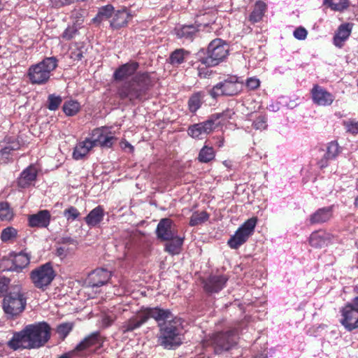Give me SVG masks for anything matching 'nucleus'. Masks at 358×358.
<instances>
[{
  "label": "nucleus",
  "instance_id": "obj_11",
  "mask_svg": "<svg viewBox=\"0 0 358 358\" xmlns=\"http://www.w3.org/2000/svg\"><path fill=\"white\" fill-rule=\"evenodd\" d=\"M224 116L223 113L212 114L207 120L190 125L187 134L193 138H200L202 134L208 135L213 132L220 124L218 120Z\"/></svg>",
  "mask_w": 358,
  "mask_h": 358
},
{
  "label": "nucleus",
  "instance_id": "obj_48",
  "mask_svg": "<svg viewBox=\"0 0 358 358\" xmlns=\"http://www.w3.org/2000/svg\"><path fill=\"white\" fill-rule=\"evenodd\" d=\"M78 33V29L74 26H69L62 34L61 37L65 41L71 40Z\"/></svg>",
  "mask_w": 358,
  "mask_h": 358
},
{
  "label": "nucleus",
  "instance_id": "obj_30",
  "mask_svg": "<svg viewBox=\"0 0 358 358\" xmlns=\"http://www.w3.org/2000/svg\"><path fill=\"white\" fill-rule=\"evenodd\" d=\"M94 147H95L94 141H92L90 138L79 142L74 148L73 158L76 160L83 159Z\"/></svg>",
  "mask_w": 358,
  "mask_h": 358
},
{
  "label": "nucleus",
  "instance_id": "obj_61",
  "mask_svg": "<svg viewBox=\"0 0 358 358\" xmlns=\"http://www.w3.org/2000/svg\"><path fill=\"white\" fill-rule=\"evenodd\" d=\"M198 69H199V73H198V74H199V76L200 77H201L202 73L200 71V67H199V66H198Z\"/></svg>",
  "mask_w": 358,
  "mask_h": 358
},
{
  "label": "nucleus",
  "instance_id": "obj_56",
  "mask_svg": "<svg viewBox=\"0 0 358 358\" xmlns=\"http://www.w3.org/2000/svg\"><path fill=\"white\" fill-rule=\"evenodd\" d=\"M62 243H68V244H73L75 243V241L71 238V237H64L62 238L61 240Z\"/></svg>",
  "mask_w": 358,
  "mask_h": 358
},
{
  "label": "nucleus",
  "instance_id": "obj_16",
  "mask_svg": "<svg viewBox=\"0 0 358 358\" xmlns=\"http://www.w3.org/2000/svg\"><path fill=\"white\" fill-rule=\"evenodd\" d=\"M92 141H94L95 146L100 145L103 148H111L117 141L110 131L104 128H97L92 131Z\"/></svg>",
  "mask_w": 358,
  "mask_h": 358
},
{
  "label": "nucleus",
  "instance_id": "obj_57",
  "mask_svg": "<svg viewBox=\"0 0 358 358\" xmlns=\"http://www.w3.org/2000/svg\"><path fill=\"white\" fill-rule=\"evenodd\" d=\"M355 291L356 292V293L357 294V296H356L353 301H352V304L355 305V306L358 307V286H357L355 289Z\"/></svg>",
  "mask_w": 358,
  "mask_h": 358
},
{
  "label": "nucleus",
  "instance_id": "obj_47",
  "mask_svg": "<svg viewBox=\"0 0 358 358\" xmlns=\"http://www.w3.org/2000/svg\"><path fill=\"white\" fill-rule=\"evenodd\" d=\"M252 126L256 129H265L267 127V117L264 115H259L253 122Z\"/></svg>",
  "mask_w": 358,
  "mask_h": 358
},
{
  "label": "nucleus",
  "instance_id": "obj_33",
  "mask_svg": "<svg viewBox=\"0 0 358 358\" xmlns=\"http://www.w3.org/2000/svg\"><path fill=\"white\" fill-rule=\"evenodd\" d=\"M190 52L184 48H178L172 52L169 56V63L175 66L184 63L189 57Z\"/></svg>",
  "mask_w": 358,
  "mask_h": 358
},
{
  "label": "nucleus",
  "instance_id": "obj_60",
  "mask_svg": "<svg viewBox=\"0 0 358 358\" xmlns=\"http://www.w3.org/2000/svg\"><path fill=\"white\" fill-rule=\"evenodd\" d=\"M255 358H267L266 355H261L259 356H255Z\"/></svg>",
  "mask_w": 358,
  "mask_h": 358
},
{
  "label": "nucleus",
  "instance_id": "obj_18",
  "mask_svg": "<svg viewBox=\"0 0 358 358\" xmlns=\"http://www.w3.org/2000/svg\"><path fill=\"white\" fill-rule=\"evenodd\" d=\"M112 276V273L106 268H99L92 271L87 278L90 287H99L107 284Z\"/></svg>",
  "mask_w": 358,
  "mask_h": 358
},
{
  "label": "nucleus",
  "instance_id": "obj_49",
  "mask_svg": "<svg viewBox=\"0 0 358 358\" xmlns=\"http://www.w3.org/2000/svg\"><path fill=\"white\" fill-rule=\"evenodd\" d=\"M259 85L260 80L255 77L248 78L246 80L245 87L248 88V90H255L257 88H259Z\"/></svg>",
  "mask_w": 358,
  "mask_h": 358
},
{
  "label": "nucleus",
  "instance_id": "obj_31",
  "mask_svg": "<svg viewBox=\"0 0 358 358\" xmlns=\"http://www.w3.org/2000/svg\"><path fill=\"white\" fill-rule=\"evenodd\" d=\"M104 215L103 207L102 206H97L87 214L84 220L88 227H94L103 221Z\"/></svg>",
  "mask_w": 358,
  "mask_h": 358
},
{
  "label": "nucleus",
  "instance_id": "obj_40",
  "mask_svg": "<svg viewBox=\"0 0 358 358\" xmlns=\"http://www.w3.org/2000/svg\"><path fill=\"white\" fill-rule=\"evenodd\" d=\"M215 157V152L213 147L204 145L199 151L198 160L201 163H208Z\"/></svg>",
  "mask_w": 358,
  "mask_h": 358
},
{
  "label": "nucleus",
  "instance_id": "obj_53",
  "mask_svg": "<svg viewBox=\"0 0 358 358\" xmlns=\"http://www.w3.org/2000/svg\"><path fill=\"white\" fill-rule=\"evenodd\" d=\"M83 50L81 48H76L71 51L70 57L73 61H80L83 57Z\"/></svg>",
  "mask_w": 358,
  "mask_h": 358
},
{
  "label": "nucleus",
  "instance_id": "obj_8",
  "mask_svg": "<svg viewBox=\"0 0 358 358\" xmlns=\"http://www.w3.org/2000/svg\"><path fill=\"white\" fill-rule=\"evenodd\" d=\"M56 276L52 263L47 262L32 270L30 279L34 287L45 291L52 283Z\"/></svg>",
  "mask_w": 358,
  "mask_h": 358
},
{
  "label": "nucleus",
  "instance_id": "obj_20",
  "mask_svg": "<svg viewBox=\"0 0 358 358\" xmlns=\"http://www.w3.org/2000/svg\"><path fill=\"white\" fill-rule=\"evenodd\" d=\"M334 216V206L320 208L310 215L308 222L310 225L322 224L330 221Z\"/></svg>",
  "mask_w": 358,
  "mask_h": 358
},
{
  "label": "nucleus",
  "instance_id": "obj_42",
  "mask_svg": "<svg viewBox=\"0 0 358 358\" xmlns=\"http://www.w3.org/2000/svg\"><path fill=\"white\" fill-rule=\"evenodd\" d=\"M14 215L13 209L8 202L0 203V220L1 221H10Z\"/></svg>",
  "mask_w": 358,
  "mask_h": 358
},
{
  "label": "nucleus",
  "instance_id": "obj_45",
  "mask_svg": "<svg viewBox=\"0 0 358 358\" xmlns=\"http://www.w3.org/2000/svg\"><path fill=\"white\" fill-rule=\"evenodd\" d=\"M73 327V324L71 322L62 323L57 327V332L64 339L72 331Z\"/></svg>",
  "mask_w": 358,
  "mask_h": 358
},
{
  "label": "nucleus",
  "instance_id": "obj_14",
  "mask_svg": "<svg viewBox=\"0 0 358 358\" xmlns=\"http://www.w3.org/2000/svg\"><path fill=\"white\" fill-rule=\"evenodd\" d=\"M105 338L100 331H96L85 336L73 350V352H79L95 347L96 350L103 346Z\"/></svg>",
  "mask_w": 358,
  "mask_h": 358
},
{
  "label": "nucleus",
  "instance_id": "obj_51",
  "mask_svg": "<svg viewBox=\"0 0 358 358\" xmlns=\"http://www.w3.org/2000/svg\"><path fill=\"white\" fill-rule=\"evenodd\" d=\"M10 280L4 276H0V297L4 296V294L8 289Z\"/></svg>",
  "mask_w": 358,
  "mask_h": 358
},
{
  "label": "nucleus",
  "instance_id": "obj_28",
  "mask_svg": "<svg viewBox=\"0 0 358 358\" xmlns=\"http://www.w3.org/2000/svg\"><path fill=\"white\" fill-rule=\"evenodd\" d=\"M333 236L325 231H313L309 238L310 245L314 248H321L327 246L332 240Z\"/></svg>",
  "mask_w": 358,
  "mask_h": 358
},
{
  "label": "nucleus",
  "instance_id": "obj_54",
  "mask_svg": "<svg viewBox=\"0 0 358 358\" xmlns=\"http://www.w3.org/2000/svg\"><path fill=\"white\" fill-rule=\"evenodd\" d=\"M115 317L110 315H106L103 318V324L106 327H110L115 322Z\"/></svg>",
  "mask_w": 358,
  "mask_h": 358
},
{
  "label": "nucleus",
  "instance_id": "obj_29",
  "mask_svg": "<svg viewBox=\"0 0 358 358\" xmlns=\"http://www.w3.org/2000/svg\"><path fill=\"white\" fill-rule=\"evenodd\" d=\"M352 24L345 23L341 24L334 36V44L338 48H342L344 42L351 34Z\"/></svg>",
  "mask_w": 358,
  "mask_h": 358
},
{
  "label": "nucleus",
  "instance_id": "obj_5",
  "mask_svg": "<svg viewBox=\"0 0 358 358\" xmlns=\"http://www.w3.org/2000/svg\"><path fill=\"white\" fill-rule=\"evenodd\" d=\"M58 60L55 57L44 58L41 62L29 66L27 78L33 85H45L57 67Z\"/></svg>",
  "mask_w": 358,
  "mask_h": 358
},
{
  "label": "nucleus",
  "instance_id": "obj_6",
  "mask_svg": "<svg viewBox=\"0 0 358 358\" xmlns=\"http://www.w3.org/2000/svg\"><path fill=\"white\" fill-rule=\"evenodd\" d=\"M27 298L20 287L6 295L3 300V310L8 318H14L25 309Z\"/></svg>",
  "mask_w": 358,
  "mask_h": 358
},
{
  "label": "nucleus",
  "instance_id": "obj_12",
  "mask_svg": "<svg viewBox=\"0 0 358 358\" xmlns=\"http://www.w3.org/2000/svg\"><path fill=\"white\" fill-rule=\"evenodd\" d=\"M341 324L348 331L358 328V307L348 303L341 310Z\"/></svg>",
  "mask_w": 358,
  "mask_h": 358
},
{
  "label": "nucleus",
  "instance_id": "obj_62",
  "mask_svg": "<svg viewBox=\"0 0 358 358\" xmlns=\"http://www.w3.org/2000/svg\"><path fill=\"white\" fill-rule=\"evenodd\" d=\"M223 142H224V139H222V140L220 142L219 147L222 146V145H223Z\"/></svg>",
  "mask_w": 358,
  "mask_h": 358
},
{
  "label": "nucleus",
  "instance_id": "obj_58",
  "mask_svg": "<svg viewBox=\"0 0 358 358\" xmlns=\"http://www.w3.org/2000/svg\"><path fill=\"white\" fill-rule=\"evenodd\" d=\"M122 144L124 145L123 148H129L131 151L134 150V147L127 141L122 142Z\"/></svg>",
  "mask_w": 358,
  "mask_h": 358
},
{
  "label": "nucleus",
  "instance_id": "obj_50",
  "mask_svg": "<svg viewBox=\"0 0 358 358\" xmlns=\"http://www.w3.org/2000/svg\"><path fill=\"white\" fill-rule=\"evenodd\" d=\"M344 125L348 132L352 134H358V122L348 121L345 122Z\"/></svg>",
  "mask_w": 358,
  "mask_h": 358
},
{
  "label": "nucleus",
  "instance_id": "obj_7",
  "mask_svg": "<svg viewBox=\"0 0 358 358\" xmlns=\"http://www.w3.org/2000/svg\"><path fill=\"white\" fill-rule=\"evenodd\" d=\"M228 52L227 44L222 39L216 38L209 43L207 55L201 57L200 62L206 66H215L226 58Z\"/></svg>",
  "mask_w": 358,
  "mask_h": 358
},
{
  "label": "nucleus",
  "instance_id": "obj_46",
  "mask_svg": "<svg viewBox=\"0 0 358 358\" xmlns=\"http://www.w3.org/2000/svg\"><path fill=\"white\" fill-rule=\"evenodd\" d=\"M63 213L64 216L66 218L67 220L71 221L76 220L80 215L78 210L73 206H71L68 208L65 209Z\"/></svg>",
  "mask_w": 358,
  "mask_h": 358
},
{
  "label": "nucleus",
  "instance_id": "obj_32",
  "mask_svg": "<svg viewBox=\"0 0 358 358\" xmlns=\"http://www.w3.org/2000/svg\"><path fill=\"white\" fill-rule=\"evenodd\" d=\"M29 255L24 252H20L13 256L12 266L9 269L10 271L20 272L24 268L27 267L29 264Z\"/></svg>",
  "mask_w": 358,
  "mask_h": 358
},
{
  "label": "nucleus",
  "instance_id": "obj_27",
  "mask_svg": "<svg viewBox=\"0 0 358 358\" xmlns=\"http://www.w3.org/2000/svg\"><path fill=\"white\" fill-rule=\"evenodd\" d=\"M173 221L169 218L162 219L157 224L156 233L162 241L173 239L175 232L172 230Z\"/></svg>",
  "mask_w": 358,
  "mask_h": 358
},
{
  "label": "nucleus",
  "instance_id": "obj_25",
  "mask_svg": "<svg viewBox=\"0 0 358 358\" xmlns=\"http://www.w3.org/2000/svg\"><path fill=\"white\" fill-rule=\"evenodd\" d=\"M2 143H4L5 145H3V148L0 150L1 156L8 161H13L10 157L12 155L13 152L20 149L21 144L20 141L17 138L6 136Z\"/></svg>",
  "mask_w": 358,
  "mask_h": 358
},
{
  "label": "nucleus",
  "instance_id": "obj_1",
  "mask_svg": "<svg viewBox=\"0 0 358 358\" xmlns=\"http://www.w3.org/2000/svg\"><path fill=\"white\" fill-rule=\"evenodd\" d=\"M138 62L130 61L120 66L113 73L115 81H122L134 76L117 89V96L121 100L128 99L131 103L145 99L149 90L154 86L155 81L148 72H138Z\"/></svg>",
  "mask_w": 358,
  "mask_h": 358
},
{
  "label": "nucleus",
  "instance_id": "obj_23",
  "mask_svg": "<svg viewBox=\"0 0 358 358\" xmlns=\"http://www.w3.org/2000/svg\"><path fill=\"white\" fill-rule=\"evenodd\" d=\"M145 323H146V317H144L141 308L135 315L132 316L122 324L120 330L123 334L131 332L140 328Z\"/></svg>",
  "mask_w": 358,
  "mask_h": 358
},
{
  "label": "nucleus",
  "instance_id": "obj_10",
  "mask_svg": "<svg viewBox=\"0 0 358 358\" xmlns=\"http://www.w3.org/2000/svg\"><path fill=\"white\" fill-rule=\"evenodd\" d=\"M257 218L252 217L247 220L228 240L227 244L231 249H238L243 245L255 231Z\"/></svg>",
  "mask_w": 358,
  "mask_h": 358
},
{
  "label": "nucleus",
  "instance_id": "obj_39",
  "mask_svg": "<svg viewBox=\"0 0 358 358\" xmlns=\"http://www.w3.org/2000/svg\"><path fill=\"white\" fill-rule=\"evenodd\" d=\"M323 3L332 10L338 12H343L350 6L348 0H324Z\"/></svg>",
  "mask_w": 358,
  "mask_h": 358
},
{
  "label": "nucleus",
  "instance_id": "obj_35",
  "mask_svg": "<svg viewBox=\"0 0 358 358\" xmlns=\"http://www.w3.org/2000/svg\"><path fill=\"white\" fill-rule=\"evenodd\" d=\"M114 13V7L111 4L102 6L99 9L96 15L93 18L94 22L100 23L103 20L113 17Z\"/></svg>",
  "mask_w": 358,
  "mask_h": 358
},
{
  "label": "nucleus",
  "instance_id": "obj_36",
  "mask_svg": "<svg viewBox=\"0 0 358 358\" xmlns=\"http://www.w3.org/2000/svg\"><path fill=\"white\" fill-rule=\"evenodd\" d=\"M81 109V106L78 101L70 99L66 101L62 106V110L66 116H74L77 115Z\"/></svg>",
  "mask_w": 358,
  "mask_h": 358
},
{
  "label": "nucleus",
  "instance_id": "obj_55",
  "mask_svg": "<svg viewBox=\"0 0 358 358\" xmlns=\"http://www.w3.org/2000/svg\"><path fill=\"white\" fill-rule=\"evenodd\" d=\"M68 249L64 247L57 248L56 255L60 257H65L67 255Z\"/></svg>",
  "mask_w": 358,
  "mask_h": 358
},
{
  "label": "nucleus",
  "instance_id": "obj_41",
  "mask_svg": "<svg viewBox=\"0 0 358 358\" xmlns=\"http://www.w3.org/2000/svg\"><path fill=\"white\" fill-rule=\"evenodd\" d=\"M210 215L206 211H195L190 217L189 224L191 227L201 224L208 220Z\"/></svg>",
  "mask_w": 358,
  "mask_h": 358
},
{
  "label": "nucleus",
  "instance_id": "obj_38",
  "mask_svg": "<svg viewBox=\"0 0 358 358\" xmlns=\"http://www.w3.org/2000/svg\"><path fill=\"white\" fill-rule=\"evenodd\" d=\"M203 94L201 92L194 93L188 100V108L192 113H195L203 103Z\"/></svg>",
  "mask_w": 358,
  "mask_h": 358
},
{
  "label": "nucleus",
  "instance_id": "obj_59",
  "mask_svg": "<svg viewBox=\"0 0 358 358\" xmlns=\"http://www.w3.org/2000/svg\"><path fill=\"white\" fill-rule=\"evenodd\" d=\"M354 204L355 206L358 208V196L355 198Z\"/></svg>",
  "mask_w": 358,
  "mask_h": 358
},
{
  "label": "nucleus",
  "instance_id": "obj_26",
  "mask_svg": "<svg viewBox=\"0 0 358 358\" xmlns=\"http://www.w3.org/2000/svg\"><path fill=\"white\" fill-rule=\"evenodd\" d=\"M133 15L126 8L118 10L113 13L110 25L113 29H120L122 27H127Z\"/></svg>",
  "mask_w": 358,
  "mask_h": 358
},
{
  "label": "nucleus",
  "instance_id": "obj_21",
  "mask_svg": "<svg viewBox=\"0 0 358 358\" xmlns=\"http://www.w3.org/2000/svg\"><path fill=\"white\" fill-rule=\"evenodd\" d=\"M201 23L195 21L192 24H183L175 28L176 35L178 38L192 41L200 30Z\"/></svg>",
  "mask_w": 358,
  "mask_h": 358
},
{
  "label": "nucleus",
  "instance_id": "obj_37",
  "mask_svg": "<svg viewBox=\"0 0 358 358\" xmlns=\"http://www.w3.org/2000/svg\"><path fill=\"white\" fill-rule=\"evenodd\" d=\"M165 245V251L171 255L179 254L183 243V238L175 236Z\"/></svg>",
  "mask_w": 358,
  "mask_h": 358
},
{
  "label": "nucleus",
  "instance_id": "obj_9",
  "mask_svg": "<svg viewBox=\"0 0 358 358\" xmlns=\"http://www.w3.org/2000/svg\"><path fill=\"white\" fill-rule=\"evenodd\" d=\"M243 83L236 76H229L223 81L216 84L210 91L212 97L220 96H235L242 91Z\"/></svg>",
  "mask_w": 358,
  "mask_h": 358
},
{
  "label": "nucleus",
  "instance_id": "obj_24",
  "mask_svg": "<svg viewBox=\"0 0 358 358\" xmlns=\"http://www.w3.org/2000/svg\"><path fill=\"white\" fill-rule=\"evenodd\" d=\"M38 171L34 165H29L23 170L17 179V187L21 189L29 187L37 178Z\"/></svg>",
  "mask_w": 358,
  "mask_h": 358
},
{
  "label": "nucleus",
  "instance_id": "obj_15",
  "mask_svg": "<svg viewBox=\"0 0 358 358\" xmlns=\"http://www.w3.org/2000/svg\"><path fill=\"white\" fill-rule=\"evenodd\" d=\"M141 310L144 317H146V322L150 318L154 319L158 324L174 318L169 309H164L158 306L153 308L143 306Z\"/></svg>",
  "mask_w": 358,
  "mask_h": 358
},
{
  "label": "nucleus",
  "instance_id": "obj_22",
  "mask_svg": "<svg viewBox=\"0 0 358 358\" xmlns=\"http://www.w3.org/2000/svg\"><path fill=\"white\" fill-rule=\"evenodd\" d=\"M28 225L34 228H46L50 223L51 215L48 210H39L37 213L28 216Z\"/></svg>",
  "mask_w": 358,
  "mask_h": 358
},
{
  "label": "nucleus",
  "instance_id": "obj_63",
  "mask_svg": "<svg viewBox=\"0 0 358 358\" xmlns=\"http://www.w3.org/2000/svg\"><path fill=\"white\" fill-rule=\"evenodd\" d=\"M2 10V1L0 0V11Z\"/></svg>",
  "mask_w": 358,
  "mask_h": 358
},
{
  "label": "nucleus",
  "instance_id": "obj_52",
  "mask_svg": "<svg viewBox=\"0 0 358 358\" xmlns=\"http://www.w3.org/2000/svg\"><path fill=\"white\" fill-rule=\"evenodd\" d=\"M294 36L298 40H304L308 35L307 30L303 27H299L294 31Z\"/></svg>",
  "mask_w": 358,
  "mask_h": 358
},
{
  "label": "nucleus",
  "instance_id": "obj_34",
  "mask_svg": "<svg viewBox=\"0 0 358 358\" xmlns=\"http://www.w3.org/2000/svg\"><path fill=\"white\" fill-rule=\"evenodd\" d=\"M267 8V5L262 1H258L255 3L252 13L250 14L248 20L252 23L259 22L264 16Z\"/></svg>",
  "mask_w": 358,
  "mask_h": 358
},
{
  "label": "nucleus",
  "instance_id": "obj_4",
  "mask_svg": "<svg viewBox=\"0 0 358 358\" xmlns=\"http://www.w3.org/2000/svg\"><path fill=\"white\" fill-rule=\"evenodd\" d=\"M158 343L166 350H175L183 341V327L180 319L174 317L163 323H159Z\"/></svg>",
  "mask_w": 358,
  "mask_h": 358
},
{
  "label": "nucleus",
  "instance_id": "obj_19",
  "mask_svg": "<svg viewBox=\"0 0 358 358\" xmlns=\"http://www.w3.org/2000/svg\"><path fill=\"white\" fill-rule=\"evenodd\" d=\"M227 281L225 275H210L203 281V289L208 293H217L224 288Z\"/></svg>",
  "mask_w": 358,
  "mask_h": 358
},
{
  "label": "nucleus",
  "instance_id": "obj_17",
  "mask_svg": "<svg viewBox=\"0 0 358 358\" xmlns=\"http://www.w3.org/2000/svg\"><path fill=\"white\" fill-rule=\"evenodd\" d=\"M342 148L336 141H332L327 143L326 152L324 156L317 161V164L320 169H323L329 165L331 160H334L341 153Z\"/></svg>",
  "mask_w": 358,
  "mask_h": 358
},
{
  "label": "nucleus",
  "instance_id": "obj_64",
  "mask_svg": "<svg viewBox=\"0 0 358 358\" xmlns=\"http://www.w3.org/2000/svg\"><path fill=\"white\" fill-rule=\"evenodd\" d=\"M357 248H358V243H357Z\"/></svg>",
  "mask_w": 358,
  "mask_h": 358
},
{
  "label": "nucleus",
  "instance_id": "obj_44",
  "mask_svg": "<svg viewBox=\"0 0 358 358\" xmlns=\"http://www.w3.org/2000/svg\"><path fill=\"white\" fill-rule=\"evenodd\" d=\"M17 236V231L13 227H8L3 229L1 233V240L4 242H8L15 238Z\"/></svg>",
  "mask_w": 358,
  "mask_h": 358
},
{
  "label": "nucleus",
  "instance_id": "obj_2",
  "mask_svg": "<svg viewBox=\"0 0 358 358\" xmlns=\"http://www.w3.org/2000/svg\"><path fill=\"white\" fill-rule=\"evenodd\" d=\"M51 337V327L45 322L25 326L20 331L14 332L7 342V347L16 351L24 349H37L44 346Z\"/></svg>",
  "mask_w": 358,
  "mask_h": 358
},
{
  "label": "nucleus",
  "instance_id": "obj_43",
  "mask_svg": "<svg viewBox=\"0 0 358 358\" xmlns=\"http://www.w3.org/2000/svg\"><path fill=\"white\" fill-rule=\"evenodd\" d=\"M62 103V98L55 94H49L46 102V108L50 110H57Z\"/></svg>",
  "mask_w": 358,
  "mask_h": 358
},
{
  "label": "nucleus",
  "instance_id": "obj_13",
  "mask_svg": "<svg viewBox=\"0 0 358 358\" xmlns=\"http://www.w3.org/2000/svg\"><path fill=\"white\" fill-rule=\"evenodd\" d=\"M310 96L313 103L319 106H329L335 99L333 94L317 84L310 90Z\"/></svg>",
  "mask_w": 358,
  "mask_h": 358
},
{
  "label": "nucleus",
  "instance_id": "obj_3",
  "mask_svg": "<svg viewBox=\"0 0 358 358\" xmlns=\"http://www.w3.org/2000/svg\"><path fill=\"white\" fill-rule=\"evenodd\" d=\"M238 343V329L230 328L208 334L201 341V345L203 349L210 347L215 355H221L233 349Z\"/></svg>",
  "mask_w": 358,
  "mask_h": 358
}]
</instances>
